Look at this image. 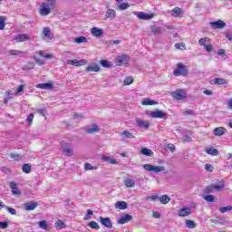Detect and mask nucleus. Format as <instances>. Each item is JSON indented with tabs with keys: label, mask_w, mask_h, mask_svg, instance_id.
<instances>
[{
	"label": "nucleus",
	"mask_w": 232,
	"mask_h": 232,
	"mask_svg": "<svg viewBox=\"0 0 232 232\" xmlns=\"http://www.w3.org/2000/svg\"><path fill=\"white\" fill-rule=\"evenodd\" d=\"M13 40L15 41V43H24L25 41H30V36L26 34H16Z\"/></svg>",
	"instance_id": "10"
},
{
	"label": "nucleus",
	"mask_w": 232,
	"mask_h": 232,
	"mask_svg": "<svg viewBox=\"0 0 232 232\" xmlns=\"http://www.w3.org/2000/svg\"><path fill=\"white\" fill-rule=\"evenodd\" d=\"M85 131L86 133H90V134L99 133L101 131V128L98 127L97 124H93L86 127Z\"/></svg>",
	"instance_id": "14"
},
{
	"label": "nucleus",
	"mask_w": 232,
	"mask_h": 232,
	"mask_svg": "<svg viewBox=\"0 0 232 232\" xmlns=\"http://www.w3.org/2000/svg\"><path fill=\"white\" fill-rule=\"evenodd\" d=\"M143 169L146 171H151L152 173H155L156 175L159 173H162V171H166V167L164 166H155L151 165L150 163L144 164L142 166Z\"/></svg>",
	"instance_id": "2"
},
{
	"label": "nucleus",
	"mask_w": 232,
	"mask_h": 232,
	"mask_svg": "<svg viewBox=\"0 0 232 232\" xmlns=\"http://www.w3.org/2000/svg\"><path fill=\"white\" fill-rule=\"evenodd\" d=\"M189 215H191V208L188 207H182L181 208H179L178 210V217H189Z\"/></svg>",
	"instance_id": "8"
},
{
	"label": "nucleus",
	"mask_w": 232,
	"mask_h": 232,
	"mask_svg": "<svg viewBox=\"0 0 232 232\" xmlns=\"http://www.w3.org/2000/svg\"><path fill=\"white\" fill-rule=\"evenodd\" d=\"M23 171L24 173H30V171H32V166H30V164H24Z\"/></svg>",
	"instance_id": "46"
},
{
	"label": "nucleus",
	"mask_w": 232,
	"mask_h": 232,
	"mask_svg": "<svg viewBox=\"0 0 232 232\" xmlns=\"http://www.w3.org/2000/svg\"><path fill=\"white\" fill-rule=\"evenodd\" d=\"M102 160H104V162H109L110 164H117V160L110 156H103L102 157Z\"/></svg>",
	"instance_id": "30"
},
{
	"label": "nucleus",
	"mask_w": 232,
	"mask_h": 232,
	"mask_svg": "<svg viewBox=\"0 0 232 232\" xmlns=\"http://www.w3.org/2000/svg\"><path fill=\"white\" fill-rule=\"evenodd\" d=\"M205 170H206V171H208L209 173H212V171H213V166H212L211 164H209V163H207V164L205 165Z\"/></svg>",
	"instance_id": "57"
},
{
	"label": "nucleus",
	"mask_w": 232,
	"mask_h": 232,
	"mask_svg": "<svg viewBox=\"0 0 232 232\" xmlns=\"http://www.w3.org/2000/svg\"><path fill=\"white\" fill-rule=\"evenodd\" d=\"M91 34L93 35V37H101L104 34V30L99 28V27H92L91 29Z\"/></svg>",
	"instance_id": "18"
},
{
	"label": "nucleus",
	"mask_w": 232,
	"mask_h": 232,
	"mask_svg": "<svg viewBox=\"0 0 232 232\" xmlns=\"http://www.w3.org/2000/svg\"><path fill=\"white\" fill-rule=\"evenodd\" d=\"M6 227H8V222L0 221V228L6 229Z\"/></svg>",
	"instance_id": "61"
},
{
	"label": "nucleus",
	"mask_w": 232,
	"mask_h": 232,
	"mask_svg": "<svg viewBox=\"0 0 232 232\" xmlns=\"http://www.w3.org/2000/svg\"><path fill=\"white\" fill-rule=\"evenodd\" d=\"M159 200L161 204H168L171 198L168 195H163L161 197H159Z\"/></svg>",
	"instance_id": "33"
},
{
	"label": "nucleus",
	"mask_w": 232,
	"mask_h": 232,
	"mask_svg": "<svg viewBox=\"0 0 232 232\" xmlns=\"http://www.w3.org/2000/svg\"><path fill=\"white\" fill-rule=\"evenodd\" d=\"M214 190L215 191H222V189H224L226 183L224 181H219L217 184H214Z\"/></svg>",
	"instance_id": "28"
},
{
	"label": "nucleus",
	"mask_w": 232,
	"mask_h": 232,
	"mask_svg": "<svg viewBox=\"0 0 232 232\" xmlns=\"http://www.w3.org/2000/svg\"><path fill=\"white\" fill-rule=\"evenodd\" d=\"M150 32H152V34H162V27L157 26V25H151Z\"/></svg>",
	"instance_id": "36"
},
{
	"label": "nucleus",
	"mask_w": 232,
	"mask_h": 232,
	"mask_svg": "<svg viewBox=\"0 0 232 232\" xmlns=\"http://www.w3.org/2000/svg\"><path fill=\"white\" fill-rule=\"evenodd\" d=\"M38 226L40 227V229H48V222H46V220H42L38 223Z\"/></svg>",
	"instance_id": "42"
},
{
	"label": "nucleus",
	"mask_w": 232,
	"mask_h": 232,
	"mask_svg": "<svg viewBox=\"0 0 232 232\" xmlns=\"http://www.w3.org/2000/svg\"><path fill=\"white\" fill-rule=\"evenodd\" d=\"M118 10H128L130 8V4L123 2L117 6Z\"/></svg>",
	"instance_id": "40"
},
{
	"label": "nucleus",
	"mask_w": 232,
	"mask_h": 232,
	"mask_svg": "<svg viewBox=\"0 0 232 232\" xmlns=\"http://www.w3.org/2000/svg\"><path fill=\"white\" fill-rule=\"evenodd\" d=\"M10 158L13 159L14 160H21L23 159V155L11 153Z\"/></svg>",
	"instance_id": "45"
},
{
	"label": "nucleus",
	"mask_w": 232,
	"mask_h": 232,
	"mask_svg": "<svg viewBox=\"0 0 232 232\" xmlns=\"http://www.w3.org/2000/svg\"><path fill=\"white\" fill-rule=\"evenodd\" d=\"M124 184H125L126 188H133V186H135V180H133L130 178H127L124 180Z\"/></svg>",
	"instance_id": "35"
},
{
	"label": "nucleus",
	"mask_w": 232,
	"mask_h": 232,
	"mask_svg": "<svg viewBox=\"0 0 232 232\" xmlns=\"http://www.w3.org/2000/svg\"><path fill=\"white\" fill-rule=\"evenodd\" d=\"M55 5H57V0H45V2L40 5V15H42L43 17L50 15V14H52V10L55 8Z\"/></svg>",
	"instance_id": "1"
},
{
	"label": "nucleus",
	"mask_w": 232,
	"mask_h": 232,
	"mask_svg": "<svg viewBox=\"0 0 232 232\" xmlns=\"http://www.w3.org/2000/svg\"><path fill=\"white\" fill-rule=\"evenodd\" d=\"M210 26H212V28H216V29L225 28L226 23H224V21H222V20H218L216 22H210Z\"/></svg>",
	"instance_id": "20"
},
{
	"label": "nucleus",
	"mask_w": 232,
	"mask_h": 232,
	"mask_svg": "<svg viewBox=\"0 0 232 232\" xmlns=\"http://www.w3.org/2000/svg\"><path fill=\"white\" fill-rule=\"evenodd\" d=\"M88 63V61L82 59V60H67L66 61V64H72V66H84V64H86Z\"/></svg>",
	"instance_id": "11"
},
{
	"label": "nucleus",
	"mask_w": 232,
	"mask_h": 232,
	"mask_svg": "<svg viewBox=\"0 0 232 232\" xmlns=\"http://www.w3.org/2000/svg\"><path fill=\"white\" fill-rule=\"evenodd\" d=\"M136 124L139 128H144L145 130H148L150 128V123L149 121H144L142 120H137Z\"/></svg>",
	"instance_id": "22"
},
{
	"label": "nucleus",
	"mask_w": 232,
	"mask_h": 232,
	"mask_svg": "<svg viewBox=\"0 0 232 232\" xmlns=\"http://www.w3.org/2000/svg\"><path fill=\"white\" fill-rule=\"evenodd\" d=\"M124 86H130V84H133V77L128 76L125 78L123 82Z\"/></svg>",
	"instance_id": "41"
},
{
	"label": "nucleus",
	"mask_w": 232,
	"mask_h": 232,
	"mask_svg": "<svg viewBox=\"0 0 232 232\" xmlns=\"http://www.w3.org/2000/svg\"><path fill=\"white\" fill-rule=\"evenodd\" d=\"M231 209H232V206L231 205H228L227 207L219 208L220 213H227V211H231Z\"/></svg>",
	"instance_id": "47"
},
{
	"label": "nucleus",
	"mask_w": 232,
	"mask_h": 232,
	"mask_svg": "<svg viewBox=\"0 0 232 232\" xmlns=\"http://www.w3.org/2000/svg\"><path fill=\"white\" fill-rule=\"evenodd\" d=\"M133 15H136V17L141 21H150L153 19V14H147L144 12H133Z\"/></svg>",
	"instance_id": "5"
},
{
	"label": "nucleus",
	"mask_w": 232,
	"mask_h": 232,
	"mask_svg": "<svg viewBox=\"0 0 232 232\" xmlns=\"http://www.w3.org/2000/svg\"><path fill=\"white\" fill-rule=\"evenodd\" d=\"M6 18L4 16H0V30H5V23Z\"/></svg>",
	"instance_id": "50"
},
{
	"label": "nucleus",
	"mask_w": 232,
	"mask_h": 232,
	"mask_svg": "<svg viewBox=\"0 0 232 232\" xmlns=\"http://www.w3.org/2000/svg\"><path fill=\"white\" fill-rule=\"evenodd\" d=\"M170 14L171 15H173V17H179V15L182 14V9H180L179 7H175L171 10Z\"/></svg>",
	"instance_id": "34"
},
{
	"label": "nucleus",
	"mask_w": 232,
	"mask_h": 232,
	"mask_svg": "<svg viewBox=\"0 0 232 232\" xmlns=\"http://www.w3.org/2000/svg\"><path fill=\"white\" fill-rule=\"evenodd\" d=\"M34 121V114H30L27 119H26V122L29 123V126L32 124V122Z\"/></svg>",
	"instance_id": "60"
},
{
	"label": "nucleus",
	"mask_w": 232,
	"mask_h": 232,
	"mask_svg": "<svg viewBox=\"0 0 232 232\" xmlns=\"http://www.w3.org/2000/svg\"><path fill=\"white\" fill-rule=\"evenodd\" d=\"M128 208V203L126 201H118L115 203V208L116 209H121L124 210Z\"/></svg>",
	"instance_id": "26"
},
{
	"label": "nucleus",
	"mask_w": 232,
	"mask_h": 232,
	"mask_svg": "<svg viewBox=\"0 0 232 232\" xmlns=\"http://www.w3.org/2000/svg\"><path fill=\"white\" fill-rule=\"evenodd\" d=\"M34 59L35 63H37L39 64V66H43L44 64V61H43L42 59H39L37 54H35L34 56Z\"/></svg>",
	"instance_id": "51"
},
{
	"label": "nucleus",
	"mask_w": 232,
	"mask_h": 232,
	"mask_svg": "<svg viewBox=\"0 0 232 232\" xmlns=\"http://www.w3.org/2000/svg\"><path fill=\"white\" fill-rule=\"evenodd\" d=\"M100 64L103 67V68H110L111 66V63L106 61V60H102L100 61Z\"/></svg>",
	"instance_id": "44"
},
{
	"label": "nucleus",
	"mask_w": 232,
	"mask_h": 232,
	"mask_svg": "<svg viewBox=\"0 0 232 232\" xmlns=\"http://www.w3.org/2000/svg\"><path fill=\"white\" fill-rule=\"evenodd\" d=\"M117 17V11L111 8H108L105 12V21H115V18Z\"/></svg>",
	"instance_id": "7"
},
{
	"label": "nucleus",
	"mask_w": 232,
	"mask_h": 232,
	"mask_svg": "<svg viewBox=\"0 0 232 232\" xmlns=\"http://www.w3.org/2000/svg\"><path fill=\"white\" fill-rule=\"evenodd\" d=\"M205 200H207V202H215V196L208 195L205 197Z\"/></svg>",
	"instance_id": "54"
},
{
	"label": "nucleus",
	"mask_w": 232,
	"mask_h": 232,
	"mask_svg": "<svg viewBox=\"0 0 232 232\" xmlns=\"http://www.w3.org/2000/svg\"><path fill=\"white\" fill-rule=\"evenodd\" d=\"M54 226L56 229H59V230L66 228V223L63 222V220L55 221Z\"/></svg>",
	"instance_id": "31"
},
{
	"label": "nucleus",
	"mask_w": 232,
	"mask_h": 232,
	"mask_svg": "<svg viewBox=\"0 0 232 232\" xmlns=\"http://www.w3.org/2000/svg\"><path fill=\"white\" fill-rule=\"evenodd\" d=\"M206 153L211 155L212 157H217L218 155V150L215 148H205Z\"/></svg>",
	"instance_id": "24"
},
{
	"label": "nucleus",
	"mask_w": 232,
	"mask_h": 232,
	"mask_svg": "<svg viewBox=\"0 0 232 232\" xmlns=\"http://www.w3.org/2000/svg\"><path fill=\"white\" fill-rule=\"evenodd\" d=\"M185 225H186V227H188V229H195V227H197V223H195V221L191 219H187L185 221Z\"/></svg>",
	"instance_id": "29"
},
{
	"label": "nucleus",
	"mask_w": 232,
	"mask_h": 232,
	"mask_svg": "<svg viewBox=\"0 0 232 232\" xmlns=\"http://www.w3.org/2000/svg\"><path fill=\"white\" fill-rule=\"evenodd\" d=\"M72 149H70V148H65V149H63V153L65 154V155H67L68 157H70L71 155H72Z\"/></svg>",
	"instance_id": "59"
},
{
	"label": "nucleus",
	"mask_w": 232,
	"mask_h": 232,
	"mask_svg": "<svg viewBox=\"0 0 232 232\" xmlns=\"http://www.w3.org/2000/svg\"><path fill=\"white\" fill-rule=\"evenodd\" d=\"M150 117L152 119H163L166 121L168 119V113L157 109L155 111H150L149 113Z\"/></svg>",
	"instance_id": "4"
},
{
	"label": "nucleus",
	"mask_w": 232,
	"mask_h": 232,
	"mask_svg": "<svg viewBox=\"0 0 232 232\" xmlns=\"http://www.w3.org/2000/svg\"><path fill=\"white\" fill-rule=\"evenodd\" d=\"M174 99L177 101H182L183 99H186L187 94L185 90H177L174 92H172Z\"/></svg>",
	"instance_id": "9"
},
{
	"label": "nucleus",
	"mask_w": 232,
	"mask_h": 232,
	"mask_svg": "<svg viewBox=\"0 0 232 232\" xmlns=\"http://www.w3.org/2000/svg\"><path fill=\"white\" fill-rule=\"evenodd\" d=\"M227 82H229L224 78H216L213 80V84H217L218 86L227 84Z\"/></svg>",
	"instance_id": "25"
},
{
	"label": "nucleus",
	"mask_w": 232,
	"mask_h": 232,
	"mask_svg": "<svg viewBox=\"0 0 232 232\" xmlns=\"http://www.w3.org/2000/svg\"><path fill=\"white\" fill-rule=\"evenodd\" d=\"M129 61H130V56L123 54V55L118 56L115 59V63L117 64V66H122L124 64H128Z\"/></svg>",
	"instance_id": "6"
},
{
	"label": "nucleus",
	"mask_w": 232,
	"mask_h": 232,
	"mask_svg": "<svg viewBox=\"0 0 232 232\" xmlns=\"http://www.w3.org/2000/svg\"><path fill=\"white\" fill-rule=\"evenodd\" d=\"M133 220V216L130 214H123L119 219L118 224H128V222Z\"/></svg>",
	"instance_id": "13"
},
{
	"label": "nucleus",
	"mask_w": 232,
	"mask_h": 232,
	"mask_svg": "<svg viewBox=\"0 0 232 232\" xmlns=\"http://www.w3.org/2000/svg\"><path fill=\"white\" fill-rule=\"evenodd\" d=\"M37 55H40V57H44V59H52L53 57V54H52V53H45L43 51L38 52Z\"/></svg>",
	"instance_id": "37"
},
{
	"label": "nucleus",
	"mask_w": 232,
	"mask_h": 232,
	"mask_svg": "<svg viewBox=\"0 0 232 232\" xmlns=\"http://www.w3.org/2000/svg\"><path fill=\"white\" fill-rule=\"evenodd\" d=\"M85 72H101V65L95 63H92L91 65L86 67Z\"/></svg>",
	"instance_id": "16"
},
{
	"label": "nucleus",
	"mask_w": 232,
	"mask_h": 232,
	"mask_svg": "<svg viewBox=\"0 0 232 232\" xmlns=\"http://www.w3.org/2000/svg\"><path fill=\"white\" fill-rule=\"evenodd\" d=\"M89 227H91V229H100L101 227H99V223L95 222V221H91L88 224Z\"/></svg>",
	"instance_id": "43"
},
{
	"label": "nucleus",
	"mask_w": 232,
	"mask_h": 232,
	"mask_svg": "<svg viewBox=\"0 0 232 232\" xmlns=\"http://www.w3.org/2000/svg\"><path fill=\"white\" fill-rule=\"evenodd\" d=\"M140 153L141 155H145V157H151V155H153V150L147 148H143L140 150Z\"/></svg>",
	"instance_id": "32"
},
{
	"label": "nucleus",
	"mask_w": 232,
	"mask_h": 232,
	"mask_svg": "<svg viewBox=\"0 0 232 232\" xmlns=\"http://www.w3.org/2000/svg\"><path fill=\"white\" fill-rule=\"evenodd\" d=\"M39 204L35 201H28L24 204V211H34L35 208H37Z\"/></svg>",
	"instance_id": "12"
},
{
	"label": "nucleus",
	"mask_w": 232,
	"mask_h": 232,
	"mask_svg": "<svg viewBox=\"0 0 232 232\" xmlns=\"http://www.w3.org/2000/svg\"><path fill=\"white\" fill-rule=\"evenodd\" d=\"M227 108L228 110H232V98L227 101Z\"/></svg>",
	"instance_id": "64"
},
{
	"label": "nucleus",
	"mask_w": 232,
	"mask_h": 232,
	"mask_svg": "<svg viewBox=\"0 0 232 232\" xmlns=\"http://www.w3.org/2000/svg\"><path fill=\"white\" fill-rule=\"evenodd\" d=\"M227 131V130H226L224 127H217L214 129L213 133L215 137H222V135H224Z\"/></svg>",
	"instance_id": "17"
},
{
	"label": "nucleus",
	"mask_w": 232,
	"mask_h": 232,
	"mask_svg": "<svg viewBox=\"0 0 232 232\" xmlns=\"http://www.w3.org/2000/svg\"><path fill=\"white\" fill-rule=\"evenodd\" d=\"M141 104H142V106H155V105L159 104V102L150 100L149 98H145L141 102Z\"/></svg>",
	"instance_id": "21"
},
{
	"label": "nucleus",
	"mask_w": 232,
	"mask_h": 232,
	"mask_svg": "<svg viewBox=\"0 0 232 232\" xmlns=\"http://www.w3.org/2000/svg\"><path fill=\"white\" fill-rule=\"evenodd\" d=\"M100 220L102 224V226H105V227H108V229H111L113 226L111 225V219L110 218H100Z\"/></svg>",
	"instance_id": "19"
},
{
	"label": "nucleus",
	"mask_w": 232,
	"mask_h": 232,
	"mask_svg": "<svg viewBox=\"0 0 232 232\" xmlns=\"http://www.w3.org/2000/svg\"><path fill=\"white\" fill-rule=\"evenodd\" d=\"M36 88H41L42 90H52L53 89V83H39L36 85Z\"/></svg>",
	"instance_id": "23"
},
{
	"label": "nucleus",
	"mask_w": 232,
	"mask_h": 232,
	"mask_svg": "<svg viewBox=\"0 0 232 232\" xmlns=\"http://www.w3.org/2000/svg\"><path fill=\"white\" fill-rule=\"evenodd\" d=\"M84 168H85V169H86L87 171H90V170H92V169H95V168H93V166H92V164H90V163H85V164H84Z\"/></svg>",
	"instance_id": "58"
},
{
	"label": "nucleus",
	"mask_w": 232,
	"mask_h": 232,
	"mask_svg": "<svg viewBox=\"0 0 232 232\" xmlns=\"http://www.w3.org/2000/svg\"><path fill=\"white\" fill-rule=\"evenodd\" d=\"M198 43H199L200 46H206L207 45L206 43H209V38H208V37L201 38V39H199Z\"/></svg>",
	"instance_id": "49"
},
{
	"label": "nucleus",
	"mask_w": 232,
	"mask_h": 232,
	"mask_svg": "<svg viewBox=\"0 0 232 232\" xmlns=\"http://www.w3.org/2000/svg\"><path fill=\"white\" fill-rule=\"evenodd\" d=\"M215 191V187L213 185L208 186L205 188L206 193H213Z\"/></svg>",
	"instance_id": "56"
},
{
	"label": "nucleus",
	"mask_w": 232,
	"mask_h": 232,
	"mask_svg": "<svg viewBox=\"0 0 232 232\" xmlns=\"http://www.w3.org/2000/svg\"><path fill=\"white\" fill-rule=\"evenodd\" d=\"M122 139H135V136L130 130H123L121 132Z\"/></svg>",
	"instance_id": "27"
},
{
	"label": "nucleus",
	"mask_w": 232,
	"mask_h": 232,
	"mask_svg": "<svg viewBox=\"0 0 232 232\" xmlns=\"http://www.w3.org/2000/svg\"><path fill=\"white\" fill-rule=\"evenodd\" d=\"M173 73L176 77H180V75L186 76L188 75V66L179 63L177 64V68L174 69Z\"/></svg>",
	"instance_id": "3"
},
{
	"label": "nucleus",
	"mask_w": 232,
	"mask_h": 232,
	"mask_svg": "<svg viewBox=\"0 0 232 232\" xmlns=\"http://www.w3.org/2000/svg\"><path fill=\"white\" fill-rule=\"evenodd\" d=\"M8 213H10L11 215H17V210H15V208H10V207H5Z\"/></svg>",
	"instance_id": "55"
},
{
	"label": "nucleus",
	"mask_w": 232,
	"mask_h": 232,
	"mask_svg": "<svg viewBox=\"0 0 232 232\" xmlns=\"http://www.w3.org/2000/svg\"><path fill=\"white\" fill-rule=\"evenodd\" d=\"M226 37H227V39H228V41H232V33L231 32H227Z\"/></svg>",
	"instance_id": "63"
},
{
	"label": "nucleus",
	"mask_w": 232,
	"mask_h": 232,
	"mask_svg": "<svg viewBox=\"0 0 232 232\" xmlns=\"http://www.w3.org/2000/svg\"><path fill=\"white\" fill-rule=\"evenodd\" d=\"M90 215H93V210L88 209L87 214L83 218V220H90V218H92V217H90Z\"/></svg>",
	"instance_id": "52"
},
{
	"label": "nucleus",
	"mask_w": 232,
	"mask_h": 232,
	"mask_svg": "<svg viewBox=\"0 0 232 232\" xmlns=\"http://www.w3.org/2000/svg\"><path fill=\"white\" fill-rule=\"evenodd\" d=\"M43 35L44 39H47V41H52V39H53V34H52L50 27L44 28Z\"/></svg>",
	"instance_id": "15"
},
{
	"label": "nucleus",
	"mask_w": 232,
	"mask_h": 232,
	"mask_svg": "<svg viewBox=\"0 0 232 232\" xmlns=\"http://www.w3.org/2000/svg\"><path fill=\"white\" fill-rule=\"evenodd\" d=\"M74 43L77 44H81V43H88V38L84 36L76 37L74 38Z\"/></svg>",
	"instance_id": "39"
},
{
	"label": "nucleus",
	"mask_w": 232,
	"mask_h": 232,
	"mask_svg": "<svg viewBox=\"0 0 232 232\" xmlns=\"http://www.w3.org/2000/svg\"><path fill=\"white\" fill-rule=\"evenodd\" d=\"M157 200H159V195L157 194H153L146 198L147 202H157Z\"/></svg>",
	"instance_id": "38"
},
{
	"label": "nucleus",
	"mask_w": 232,
	"mask_h": 232,
	"mask_svg": "<svg viewBox=\"0 0 232 232\" xmlns=\"http://www.w3.org/2000/svg\"><path fill=\"white\" fill-rule=\"evenodd\" d=\"M167 148L169 151H175V146L173 144H168Z\"/></svg>",
	"instance_id": "62"
},
{
	"label": "nucleus",
	"mask_w": 232,
	"mask_h": 232,
	"mask_svg": "<svg viewBox=\"0 0 232 232\" xmlns=\"http://www.w3.org/2000/svg\"><path fill=\"white\" fill-rule=\"evenodd\" d=\"M175 48H177V50H184L186 48V44L183 43H178L175 44Z\"/></svg>",
	"instance_id": "53"
},
{
	"label": "nucleus",
	"mask_w": 232,
	"mask_h": 232,
	"mask_svg": "<svg viewBox=\"0 0 232 232\" xmlns=\"http://www.w3.org/2000/svg\"><path fill=\"white\" fill-rule=\"evenodd\" d=\"M9 55H22L23 54V52L22 51H17V50H10L8 52Z\"/></svg>",
	"instance_id": "48"
}]
</instances>
